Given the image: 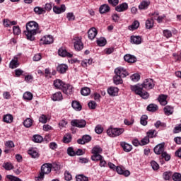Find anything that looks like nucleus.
Here are the masks:
<instances>
[{"label": "nucleus", "instance_id": "nucleus-1", "mask_svg": "<svg viewBox=\"0 0 181 181\" xmlns=\"http://www.w3.org/2000/svg\"><path fill=\"white\" fill-rule=\"evenodd\" d=\"M25 29L24 30V35L26 36V39L30 40V42H33L35 40V36L41 32L39 28V24L35 21H29L27 23Z\"/></svg>", "mask_w": 181, "mask_h": 181}, {"label": "nucleus", "instance_id": "nucleus-2", "mask_svg": "<svg viewBox=\"0 0 181 181\" xmlns=\"http://www.w3.org/2000/svg\"><path fill=\"white\" fill-rule=\"evenodd\" d=\"M52 172V163H45L41 166V173L35 177V181H42L45 179V175H49Z\"/></svg>", "mask_w": 181, "mask_h": 181}, {"label": "nucleus", "instance_id": "nucleus-3", "mask_svg": "<svg viewBox=\"0 0 181 181\" xmlns=\"http://www.w3.org/2000/svg\"><path fill=\"white\" fill-rule=\"evenodd\" d=\"M106 132L108 136L110 138H117V136H119L120 135H122L124 132H125V129L110 127L107 129Z\"/></svg>", "mask_w": 181, "mask_h": 181}, {"label": "nucleus", "instance_id": "nucleus-4", "mask_svg": "<svg viewBox=\"0 0 181 181\" xmlns=\"http://www.w3.org/2000/svg\"><path fill=\"white\" fill-rule=\"evenodd\" d=\"M74 47L75 50L80 52V50H83V49H84V45L81 41V37H74Z\"/></svg>", "mask_w": 181, "mask_h": 181}, {"label": "nucleus", "instance_id": "nucleus-5", "mask_svg": "<svg viewBox=\"0 0 181 181\" xmlns=\"http://www.w3.org/2000/svg\"><path fill=\"white\" fill-rule=\"evenodd\" d=\"M141 86L145 90H152L155 87V81L152 78H147L144 81Z\"/></svg>", "mask_w": 181, "mask_h": 181}, {"label": "nucleus", "instance_id": "nucleus-6", "mask_svg": "<svg viewBox=\"0 0 181 181\" xmlns=\"http://www.w3.org/2000/svg\"><path fill=\"white\" fill-rule=\"evenodd\" d=\"M71 125L72 127H76L77 128H86L87 122L84 119H73L71 122Z\"/></svg>", "mask_w": 181, "mask_h": 181}, {"label": "nucleus", "instance_id": "nucleus-7", "mask_svg": "<svg viewBox=\"0 0 181 181\" xmlns=\"http://www.w3.org/2000/svg\"><path fill=\"white\" fill-rule=\"evenodd\" d=\"M115 74L117 76H120L122 78H125L127 76H129V73L124 67H117L115 69Z\"/></svg>", "mask_w": 181, "mask_h": 181}, {"label": "nucleus", "instance_id": "nucleus-8", "mask_svg": "<svg viewBox=\"0 0 181 181\" xmlns=\"http://www.w3.org/2000/svg\"><path fill=\"white\" fill-rule=\"evenodd\" d=\"M62 91H63L64 94H66V95H71L74 91V88L72 85L65 83Z\"/></svg>", "mask_w": 181, "mask_h": 181}, {"label": "nucleus", "instance_id": "nucleus-9", "mask_svg": "<svg viewBox=\"0 0 181 181\" xmlns=\"http://www.w3.org/2000/svg\"><path fill=\"white\" fill-rule=\"evenodd\" d=\"M130 90L137 95H139L140 94H142L144 87H142V85L141 84L132 85L130 86Z\"/></svg>", "mask_w": 181, "mask_h": 181}, {"label": "nucleus", "instance_id": "nucleus-10", "mask_svg": "<svg viewBox=\"0 0 181 181\" xmlns=\"http://www.w3.org/2000/svg\"><path fill=\"white\" fill-rule=\"evenodd\" d=\"M40 40L42 45H52L54 42V38L53 35H47L42 37Z\"/></svg>", "mask_w": 181, "mask_h": 181}, {"label": "nucleus", "instance_id": "nucleus-11", "mask_svg": "<svg viewBox=\"0 0 181 181\" xmlns=\"http://www.w3.org/2000/svg\"><path fill=\"white\" fill-rule=\"evenodd\" d=\"M116 170L118 175H123V176H125L126 177H128V176L131 175V172H129V170H125V168L121 166H117L116 170Z\"/></svg>", "mask_w": 181, "mask_h": 181}, {"label": "nucleus", "instance_id": "nucleus-12", "mask_svg": "<svg viewBox=\"0 0 181 181\" xmlns=\"http://www.w3.org/2000/svg\"><path fill=\"white\" fill-rule=\"evenodd\" d=\"M66 83L63 82L61 79H55L53 81V86L57 90H63Z\"/></svg>", "mask_w": 181, "mask_h": 181}, {"label": "nucleus", "instance_id": "nucleus-13", "mask_svg": "<svg viewBox=\"0 0 181 181\" xmlns=\"http://www.w3.org/2000/svg\"><path fill=\"white\" fill-rule=\"evenodd\" d=\"M69 70V66L65 64H59L57 66V71L60 74H66V72Z\"/></svg>", "mask_w": 181, "mask_h": 181}, {"label": "nucleus", "instance_id": "nucleus-14", "mask_svg": "<svg viewBox=\"0 0 181 181\" xmlns=\"http://www.w3.org/2000/svg\"><path fill=\"white\" fill-rule=\"evenodd\" d=\"M119 91V89L117 87L110 86L107 88V93L111 97H117V95H118Z\"/></svg>", "mask_w": 181, "mask_h": 181}, {"label": "nucleus", "instance_id": "nucleus-15", "mask_svg": "<svg viewBox=\"0 0 181 181\" xmlns=\"http://www.w3.org/2000/svg\"><path fill=\"white\" fill-rule=\"evenodd\" d=\"M98 32L97 31V29L95 28H91L88 31V37L90 39V40H94L95 39V36H97Z\"/></svg>", "mask_w": 181, "mask_h": 181}, {"label": "nucleus", "instance_id": "nucleus-16", "mask_svg": "<svg viewBox=\"0 0 181 181\" xmlns=\"http://www.w3.org/2000/svg\"><path fill=\"white\" fill-rule=\"evenodd\" d=\"M53 12H54V13L57 15H60V13L66 12V5L62 4L60 7L54 6L53 7Z\"/></svg>", "mask_w": 181, "mask_h": 181}, {"label": "nucleus", "instance_id": "nucleus-17", "mask_svg": "<svg viewBox=\"0 0 181 181\" xmlns=\"http://www.w3.org/2000/svg\"><path fill=\"white\" fill-rule=\"evenodd\" d=\"M58 54L62 57H69V58L73 57V54L68 52L67 50H66V49H64V48H60L58 50Z\"/></svg>", "mask_w": 181, "mask_h": 181}, {"label": "nucleus", "instance_id": "nucleus-18", "mask_svg": "<svg viewBox=\"0 0 181 181\" xmlns=\"http://www.w3.org/2000/svg\"><path fill=\"white\" fill-rule=\"evenodd\" d=\"M91 141V136L90 135H84L82 139H79L77 140V142L79 145H84V144H88Z\"/></svg>", "mask_w": 181, "mask_h": 181}, {"label": "nucleus", "instance_id": "nucleus-19", "mask_svg": "<svg viewBox=\"0 0 181 181\" xmlns=\"http://www.w3.org/2000/svg\"><path fill=\"white\" fill-rule=\"evenodd\" d=\"M130 42L133 45H141L142 43V37L139 35H132L130 37Z\"/></svg>", "mask_w": 181, "mask_h": 181}, {"label": "nucleus", "instance_id": "nucleus-20", "mask_svg": "<svg viewBox=\"0 0 181 181\" xmlns=\"http://www.w3.org/2000/svg\"><path fill=\"white\" fill-rule=\"evenodd\" d=\"M165 151V144H160L154 148V153L156 155H162Z\"/></svg>", "mask_w": 181, "mask_h": 181}, {"label": "nucleus", "instance_id": "nucleus-21", "mask_svg": "<svg viewBox=\"0 0 181 181\" xmlns=\"http://www.w3.org/2000/svg\"><path fill=\"white\" fill-rule=\"evenodd\" d=\"M115 11L117 12H125V11H128V4L127 3L120 4L115 7Z\"/></svg>", "mask_w": 181, "mask_h": 181}, {"label": "nucleus", "instance_id": "nucleus-22", "mask_svg": "<svg viewBox=\"0 0 181 181\" xmlns=\"http://www.w3.org/2000/svg\"><path fill=\"white\" fill-rule=\"evenodd\" d=\"M120 146L122 147V149L124 151V152H131L132 151V145L125 141L120 142Z\"/></svg>", "mask_w": 181, "mask_h": 181}, {"label": "nucleus", "instance_id": "nucleus-23", "mask_svg": "<svg viewBox=\"0 0 181 181\" xmlns=\"http://www.w3.org/2000/svg\"><path fill=\"white\" fill-rule=\"evenodd\" d=\"M3 25L5 28H11V26L18 25V22L15 21H11L9 19L6 18L3 20Z\"/></svg>", "mask_w": 181, "mask_h": 181}, {"label": "nucleus", "instance_id": "nucleus-24", "mask_svg": "<svg viewBox=\"0 0 181 181\" xmlns=\"http://www.w3.org/2000/svg\"><path fill=\"white\" fill-rule=\"evenodd\" d=\"M51 98L52 101H62L63 94L60 91L56 92L52 95Z\"/></svg>", "mask_w": 181, "mask_h": 181}, {"label": "nucleus", "instance_id": "nucleus-25", "mask_svg": "<svg viewBox=\"0 0 181 181\" xmlns=\"http://www.w3.org/2000/svg\"><path fill=\"white\" fill-rule=\"evenodd\" d=\"M149 5H151L150 1H143L139 5V9H140V11H146V9L149 8Z\"/></svg>", "mask_w": 181, "mask_h": 181}, {"label": "nucleus", "instance_id": "nucleus-26", "mask_svg": "<svg viewBox=\"0 0 181 181\" xmlns=\"http://www.w3.org/2000/svg\"><path fill=\"white\" fill-rule=\"evenodd\" d=\"M158 100L160 105H166L168 104V95L161 94L158 96Z\"/></svg>", "mask_w": 181, "mask_h": 181}, {"label": "nucleus", "instance_id": "nucleus-27", "mask_svg": "<svg viewBox=\"0 0 181 181\" xmlns=\"http://www.w3.org/2000/svg\"><path fill=\"white\" fill-rule=\"evenodd\" d=\"M71 107L75 111H81V110L83 109L81 104H80V102L77 100L72 101Z\"/></svg>", "mask_w": 181, "mask_h": 181}, {"label": "nucleus", "instance_id": "nucleus-28", "mask_svg": "<svg viewBox=\"0 0 181 181\" xmlns=\"http://www.w3.org/2000/svg\"><path fill=\"white\" fill-rule=\"evenodd\" d=\"M124 59L125 62H127V63H135V62H136V57L129 54L124 55Z\"/></svg>", "mask_w": 181, "mask_h": 181}, {"label": "nucleus", "instance_id": "nucleus-29", "mask_svg": "<svg viewBox=\"0 0 181 181\" xmlns=\"http://www.w3.org/2000/svg\"><path fill=\"white\" fill-rule=\"evenodd\" d=\"M110 11V6H108V4H103L99 8L100 13H108Z\"/></svg>", "mask_w": 181, "mask_h": 181}, {"label": "nucleus", "instance_id": "nucleus-30", "mask_svg": "<svg viewBox=\"0 0 181 181\" xmlns=\"http://www.w3.org/2000/svg\"><path fill=\"white\" fill-rule=\"evenodd\" d=\"M3 121L6 124H11V122H13V116L11 114L5 115L3 117Z\"/></svg>", "mask_w": 181, "mask_h": 181}, {"label": "nucleus", "instance_id": "nucleus-31", "mask_svg": "<svg viewBox=\"0 0 181 181\" xmlns=\"http://www.w3.org/2000/svg\"><path fill=\"white\" fill-rule=\"evenodd\" d=\"M113 83L116 86L122 84V83H124V81H122V77L119 75L115 74V76L113 77Z\"/></svg>", "mask_w": 181, "mask_h": 181}, {"label": "nucleus", "instance_id": "nucleus-32", "mask_svg": "<svg viewBox=\"0 0 181 181\" xmlns=\"http://www.w3.org/2000/svg\"><path fill=\"white\" fill-rule=\"evenodd\" d=\"M151 16H153V19L157 20L158 23H160V22H162L165 18V16H159L158 12H154L153 13H151Z\"/></svg>", "mask_w": 181, "mask_h": 181}, {"label": "nucleus", "instance_id": "nucleus-33", "mask_svg": "<svg viewBox=\"0 0 181 181\" xmlns=\"http://www.w3.org/2000/svg\"><path fill=\"white\" fill-rule=\"evenodd\" d=\"M34 12L35 15H43V13H46V10L40 6H35L34 8Z\"/></svg>", "mask_w": 181, "mask_h": 181}, {"label": "nucleus", "instance_id": "nucleus-34", "mask_svg": "<svg viewBox=\"0 0 181 181\" xmlns=\"http://www.w3.org/2000/svg\"><path fill=\"white\" fill-rule=\"evenodd\" d=\"M102 152L103 148H101L100 146H95L91 151L93 155H100V153H102Z\"/></svg>", "mask_w": 181, "mask_h": 181}, {"label": "nucleus", "instance_id": "nucleus-35", "mask_svg": "<svg viewBox=\"0 0 181 181\" xmlns=\"http://www.w3.org/2000/svg\"><path fill=\"white\" fill-rule=\"evenodd\" d=\"M163 111L165 115H172L173 114V107L167 105L164 107Z\"/></svg>", "mask_w": 181, "mask_h": 181}, {"label": "nucleus", "instance_id": "nucleus-36", "mask_svg": "<svg viewBox=\"0 0 181 181\" xmlns=\"http://www.w3.org/2000/svg\"><path fill=\"white\" fill-rule=\"evenodd\" d=\"M71 134L70 133H67L64 136L62 142H64V144H70V142H71Z\"/></svg>", "mask_w": 181, "mask_h": 181}, {"label": "nucleus", "instance_id": "nucleus-37", "mask_svg": "<svg viewBox=\"0 0 181 181\" xmlns=\"http://www.w3.org/2000/svg\"><path fill=\"white\" fill-rule=\"evenodd\" d=\"M91 90L88 87L82 88L81 90V94L84 96L90 95Z\"/></svg>", "mask_w": 181, "mask_h": 181}, {"label": "nucleus", "instance_id": "nucleus-38", "mask_svg": "<svg viewBox=\"0 0 181 181\" xmlns=\"http://www.w3.org/2000/svg\"><path fill=\"white\" fill-rule=\"evenodd\" d=\"M33 141L36 144H41L43 141V137L39 134H35L33 136Z\"/></svg>", "mask_w": 181, "mask_h": 181}, {"label": "nucleus", "instance_id": "nucleus-39", "mask_svg": "<svg viewBox=\"0 0 181 181\" xmlns=\"http://www.w3.org/2000/svg\"><path fill=\"white\" fill-rule=\"evenodd\" d=\"M173 173L172 171H166L165 173H163V177L164 180H170V179H172V176H173Z\"/></svg>", "mask_w": 181, "mask_h": 181}, {"label": "nucleus", "instance_id": "nucleus-40", "mask_svg": "<svg viewBox=\"0 0 181 181\" xmlns=\"http://www.w3.org/2000/svg\"><path fill=\"white\" fill-rule=\"evenodd\" d=\"M139 28V21H134L131 25L129 26V30H136Z\"/></svg>", "mask_w": 181, "mask_h": 181}, {"label": "nucleus", "instance_id": "nucleus-41", "mask_svg": "<svg viewBox=\"0 0 181 181\" xmlns=\"http://www.w3.org/2000/svg\"><path fill=\"white\" fill-rule=\"evenodd\" d=\"M28 155H30L32 158H37L39 156V153L37 149L31 148L28 150Z\"/></svg>", "mask_w": 181, "mask_h": 181}, {"label": "nucleus", "instance_id": "nucleus-42", "mask_svg": "<svg viewBox=\"0 0 181 181\" xmlns=\"http://www.w3.org/2000/svg\"><path fill=\"white\" fill-rule=\"evenodd\" d=\"M33 124V120L30 118H27L23 122V125L25 128H30L31 125Z\"/></svg>", "mask_w": 181, "mask_h": 181}, {"label": "nucleus", "instance_id": "nucleus-43", "mask_svg": "<svg viewBox=\"0 0 181 181\" xmlns=\"http://www.w3.org/2000/svg\"><path fill=\"white\" fill-rule=\"evenodd\" d=\"M24 100H27L28 101H30L33 99V94L30 92H25L23 95Z\"/></svg>", "mask_w": 181, "mask_h": 181}, {"label": "nucleus", "instance_id": "nucleus-44", "mask_svg": "<svg viewBox=\"0 0 181 181\" xmlns=\"http://www.w3.org/2000/svg\"><path fill=\"white\" fill-rule=\"evenodd\" d=\"M140 124L141 125H143L144 127H146V125H148V116L147 115H144L141 117Z\"/></svg>", "mask_w": 181, "mask_h": 181}, {"label": "nucleus", "instance_id": "nucleus-45", "mask_svg": "<svg viewBox=\"0 0 181 181\" xmlns=\"http://www.w3.org/2000/svg\"><path fill=\"white\" fill-rule=\"evenodd\" d=\"M19 66V62H18V59L14 58V59H12L10 62V68L11 69H16Z\"/></svg>", "mask_w": 181, "mask_h": 181}, {"label": "nucleus", "instance_id": "nucleus-46", "mask_svg": "<svg viewBox=\"0 0 181 181\" xmlns=\"http://www.w3.org/2000/svg\"><path fill=\"white\" fill-rule=\"evenodd\" d=\"M130 80H132V81H134V83H136L139 81V80H141V75H139V74H134L130 76Z\"/></svg>", "mask_w": 181, "mask_h": 181}, {"label": "nucleus", "instance_id": "nucleus-47", "mask_svg": "<svg viewBox=\"0 0 181 181\" xmlns=\"http://www.w3.org/2000/svg\"><path fill=\"white\" fill-rule=\"evenodd\" d=\"M158 106L156 104H150L147 107L148 111H150L151 112H155V111H158Z\"/></svg>", "mask_w": 181, "mask_h": 181}, {"label": "nucleus", "instance_id": "nucleus-48", "mask_svg": "<svg viewBox=\"0 0 181 181\" xmlns=\"http://www.w3.org/2000/svg\"><path fill=\"white\" fill-rule=\"evenodd\" d=\"M49 121V117L46 115H41L39 117V122L41 124H46Z\"/></svg>", "mask_w": 181, "mask_h": 181}, {"label": "nucleus", "instance_id": "nucleus-49", "mask_svg": "<svg viewBox=\"0 0 181 181\" xmlns=\"http://www.w3.org/2000/svg\"><path fill=\"white\" fill-rule=\"evenodd\" d=\"M156 134H158L156 130H155V129H150L147 132V136H148V139H150V138H155L156 136Z\"/></svg>", "mask_w": 181, "mask_h": 181}, {"label": "nucleus", "instance_id": "nucleus-50", "mask_svg": "<svg viewBox=\"0 0 181 181\" xmlns=\"http://www.w3.org/2000/svg\"><path fill=\"white\" fill-rule=\"evenodd\" d=\"M96 42L98 46L103 47L105 46V45H107V40H105V38H100L97 40Z\"/></svg>", "mask_w": 181, "mask_h": 181}, {"label": "nucleus", "instance_id": "nucleus-51", "mask_svg": "<svg viewBox=\"0 0 181 181\" xmlns=\"http://www.w3.org/2000/svg\"><path fill=\"white\" fill-rule=\"evenodd\" d=\"M103 158V156L100 154H93V156H91V159L94 162H98V160L100 161V160H102Z\"/></svg>", "mask_w": 181, "mask_h": 181}, {"label": "nucleus", "instance_id": "nucleus-52", "mask_svg": "<svg viewBox=\"0 0 181 181\" xmlns=\"http://www.w3.org/2000/svg\"><path fill=\"white\" fill-rule=\"evenodd\" d=\"M76 181H88V177L84 175H78L76 176Z\"/></svg>", "mask_w": 181, "mask_h": 181}, {"label": "nucleus", "instance_id": "nucleus-53", "mask_svg": "<svg viewBox=\"0 0 181 181\" xmlns=\"http://www.w3.org/2000/svg\"><path fill=\"white\" fill-rule=\"evenodd\" d=\"M149 144V137L146 136L143 138L140 141V146H144L145 145H148Z\"/></svg>", "mask_w": 181, "mask_h": 181}, {"label": "nucleus", "instance_id": "nucleus-54", "mask_svg": "<svg viewBox=\"0 0 181 181\" xmlns=\"http://www.w3.org/2000/svg\"><path fill=\"white\" fill-rule=\"evenodd\" d=\"M146 29H152L153 28V19H148L146 21Z\"/></svg>", "mask_w": 181, "mask_h": 181}, {"label": "nucleus", "instance_id": "nucleus-55", "mask_svg": "<svg viewBox=\"0 0 181 181\" xmlns=\"http://www.w3.org/2000/svg\"><path fill=\"white\" fill-rule=\"evenodd\" d=\"M172 179L174 181H181V174L179 173H174Z\"/></svg>", "mask_w": 181, "mask_h": 181}, {"label": "nucleus", "instance_id": "nucleus-56", "mask_svg": "<svg viewBox=\"0 0 181 181\" xmlns=\"http://www.w3.org/2000/svg\"><path fill=\"white\" fill-rule=\"evenodd\" d=\"M134 122H135L134 117H132L130 119V120L128 119H124V125H127L128 127H129L131 125H134Z\"/></svg>", "mask_w": 181, "mask_h": 181}, {"label": "nucleus", "instance_id": "nucleus-57", "mask_svg": "<svg viewBox=\"0 0 181 181\" xmlns=\"http://www.w3.org/2000/svg\"><path fill=\"white\" fill-rule=\"evenodd\" d=\"M13 33L15 35H19L21 33V28H19V25L13 26Z\"/></svg>", "mask_w": 181, "mask_h": 181}, {"label": "nucleus", "instance_id": "nucleus-58", "mask_svg": "<svg viewBox=\"0 0 181 181\" xmlns=\"http://www.w3.org/2000/svg\"><path fill=\"white\" fill-rule=\"evenodd\" d=\"M3 168H4L6 170H11V169H13V165L12 163L7 162L3 164Z\"/></svg>", "mask_w": 181, "mask_h": 181}, {"label": "nucleus", "instance_id": "nucleus-59", "mask_svg": "<svg viewBox=\"0 0 181 181\" xmlns=\"http://www.w3.org/2000/svg\"><path fill=\"white\" fill-rule=\"evenodd\" d=\"M163 35L164 37H166V39H169L170 37H172V31L169 30H164L163 31Z\"/></svg>", "mask_w": 181, "mask_h": 181}, {"label": "nucleus", "instance_id": "nucleus-60", "mask_svg": "<svg viewBox=\"0 0 181 181\" xmlns=\"http://www.w3.org/2000/svg\"><path fill=\"white\" fill-rule=\"evenodd\" d=\"M88 105L90 110H95L97 107V103L94 100H90L88 103Z\"/></svg>", "mask_w": 181, "mask_h": 181}, {"label": "nucleus", "instance_id": "nucleus-61", "mask_svg": "<svg viewBox=\"0 0 181 181\" xmlns=\"http://www.w3.org/2000/svg\"><path fill=\"white\" fill-rule=\"evenodd\" d=\"M151 165L152 169L153 170H158V169H159V164H158V163H156V161L152 160L151 162Z\"/></svg>", "mask_w": 181, "mask_h": 181}, {"label": "nucleus", "instance_id": "nucleus-62", "mask_svg": "<svg viewBox=\"0 0 181 181\" xmlns=\"http://www.w3.org/2000/svg\"><path fill=\"white\" fill-rule=\"evenodd\" d=\"M67 153L69 156H76V151H74V148H73V147L68 148Z\"/></svg>", "mask_w": 181, "mask_h": 181}, {"label": "nucleus", "instance_id": "nucleus-63", "mask_svg": "<svg viewBox=\"0 0 181 181\" xmlns=\"http://www.w3.org/2000/svg\"><path fill=\"white\" fill-rule=\"evenodd\" d=\"M66 18L69 22L71 21H74V19H76V16H74V13H67Z\"/></svg>", "mask_w": 181, "mask_h": 181}, {"label": "nucleus", "instance_id": "nucleus-64", "mask_svg": "<svg viewBox=\"0 0 181 181\" xmlns=\"http://www.w3.org/2000/svg\"><path fill=\"white\" fill-rule=\"evenodd\" d=\"M6 177H7V179H8L11 181H22V180H21V179H19L16 177H14L13 175H7Z\"/></svg>", "mask_w": 181, "mask_h": 181}]
</instances>
